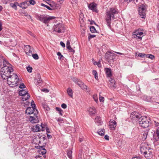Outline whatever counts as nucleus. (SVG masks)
<instances>
[{
    "label": "nucleus",
    "mask_w": 159,
    "mask_h": 159,
    "mask_svg": "<svg viewBox=\"0 0 159 159\" xmlns=\"http://www.w3.org/2000/svg\"><path fill=\"white\" fill-rule=\"evenodd\" d=\"M3 66L0 71L1 75L3 80H6L13 70L10 64L6 60H3Z\"/></svg>",
    "instance_id": "1"
},
{
    "label": "nucleus",
    "mask_w": 159,
    "mask_h": 159,
    "mask_svg": "<svg viewBox=\"0 0 159 159\" xmlns=\"http://www.w3.org/2000/svg\"><path fill=\"white\" fill-rule=\"evenodd\" d=\"M118 13V11L114 8H112L109 10H107L106 13V20L107 25L109 28H111V18L115 19L114 15Z\"/></svg>",
    "instance_id": "2"
},
{
    "label": "nucleus",
    "mask_w": 159,
    "mask_h": 159,
    "mask_svg": "<svg viewBox=\"0 0 159 159\" xmlns=\"http://www.w3.org/2000/svg\"><path fill=\"white\" fill-rule=\"evenodd\" d=\"M150 120L149 117L146 116H142L139 120V125L144 128L148 127L151 124Z\"/></svg>",
    "instance_id": "3"
},
{
    "label": "nucleus",
    "mask_w": 159,
    "mask_h": 159,
    "mask_svg": "<svg viewBox=\"0 0 159 159\" xmlns=\"http://www.w3.org/2000/svg\"><path fill=\"white\" fill-rule=\"evenodd\" d=\"M36 18L37 20L45 24H48L51 20L54 18V17L45 15H37Z\"/></svg>",
    "instance_id": "4"
},
{
    "label": "nucleus",
    "mask_w": 159,
    "mask_h": 159,
    "mask_svg": "<svg viewBox=\"0 0 159 159\" xmlns=\"http://www.w3.org/2000/svg\"><path fill=\"white\" fill-rule=\"evenodd\" d=\"M17 78L18 76L15 74H13L12 75H9V76L7 77V79L8 84L9 85L12 84L16 86L17 83L15 81V80H17Z\"/></svg>",
    "instance_id": "5"
},
{
    "label": "nucleus",
    "mask_w": 159,
    "mask_h": 159,
    "mask_svg": "<svg viewBox=\"0 0 159 159\" xmlns=\"http://www.w3.org/2000/svg\"><path fill=\"white\" fill-rule=\"evenodd\" d=\"M115 54L113 52L107 51L105 54V58L106 60L109 63H112L115 59Z\"/></svg>",
    "instance_id": "6"
},
{
    "label": "nucleus",
    "mask_w": 159,
    "mask_h": 159,
    "mask_svg": "<svg viewBox=\"0 0 159 159\" xmlns=\"http://www.w3.org/2000/svg\"><path fill=\"white\" fill-rule=\"evenodd\" d=\"M72 80L74 82L77 84L82 89L87 92L89 91L88 90V87L86 85L84 84L81 80L76 78H73Z\"/></svg>",
    "instance_id": "7"
},
{
    "label": "nucleus",
    "mask_w": 159,
    "mask_h": 159,
    "mask_svg": "<svg viewBox=\"0 0 159 159\" xmlns=\"http://www.w3.org/2000/svg\"><path fill=\"white\" fill-rule=\"evenodd\" d=\"M53 29L54 31L58 33H63L65 31L63 25L60 23L54 25L53 26Z\"/></svg>",
    "instance_id": "8"
},
{
    "label": "nucleus",
    "mask_w": 159,
    "mask_h": 159,
    "mask_svg": "<svg viewBox=\"0 0 159 159\" xmlns=\"http://www.w3.org/2000/svg\"><path fill=\"white\" fill-rule=\"evenodd\" d=\"M37 114H36L34 116V115H30L29 118V120L32 123H37L38 121V119L37 116Z\"/></svg>",
    "instance_id": "9"
},
{
    "label": "nucleus",
    "mask_w": 159,
    "mask_h": 159,
    "mask_svg": "<svg viewBox=\"0 0 159 159\" xmlns=\"http://www.w3.org/2000/svg\"><path fill=\"white\" fill-rule=\"evenodd\" d=\"M109 126L111 129L114 130L116 126V122L114 120H110L109 122Z\"/></svg>",
    "instance_id": "10"
},
{
    "label": "nucleus",
    "mask_w": 159,
    "mask_h": 159,
    "mask_svg": "<svg viewBox=\"0 0 159 159\" xmlns=\"http://www.w3.org/2000/svg\"><path fill=\"white\" fill-rule=\"evenodd\" d=\"M110 83L108 84V86L109 87L111 88H115V80L112 79V78H110L109 80Z\"/></svg>",
    "instance_id": "11"
},
{
    "label": "nucleus",
    "mask_w": 159,
    "mask_h": 159,
    "mask_svg": "<svg viewBox=\"0 0 159 159\" xmlns=\"http://www.w3.org/2000/svg\"><path fill=\"white\" fill-rule=\"evenodd\" d=\"M45 1L52 8H53V10L55 9L56 7V3L53 1L49 0H43Z\"/></svg>",
    "instance_id": "12"
},
{
    "label": "nucleus",
    "mask_w": 159,
    "mask_h": 159,
    "mask_svg": "<svg viewBox=\"0 0 159 159\" xmlns=\"http://www.w3.org/2000/svg\"><path fill=\"white\" fill-rule=\"evenodd\" d=\"M131 115L132 116L133 118H136L137 119H138L139 120L141 116H142L141 115L136 111H134L131 114Z\"/></svg>",
    "instance_id": "13"
},
{
    "label": "nucleus",
    "mask_w": 159,
    "mask_h": 159,
    "mask_svg": "<svg viewBox=\"0 0 159 159\" xmlns=\"http://www.w3.org/2000/svg\"><path fill=\"white\" fill-rule=\"evenodd\" d=\"M38 113V110H25V113L28 115H34V116Z\"/></svg>",
    "instance_id": "14"
},
{
    "label": "nucleus",
    "mask_w": 159,
    "mask_h": 159,
    "mask_svg": "<svg viewBox=\"0 0 159 159\" xmlns=\"http://www.w3.org/2000/svg\"><path fill=\"white\" fill-rule=\"evenodd\" d=\"M97 5L94 3H92L88 5V7L89 9L91 10H92L93 11H96Z\"/></svg>",
    "instance_id": "15"
},
{
    "label": "nucleus",
    "mask_w": 159,
    "mask_h": 159,
    "mask_svg": "<svg viewBox=\"0 0 159 159\" xmlns=\"http://www.w3.org/2000/svg\"><path fill=\"white\" fill-rule=\"evenodd\" d=\"M46 145V143H45V144L43 145L42 146H38L36 147L37 148L40 149V150L43 151L41 152V153H42L43 155L45 154L46 153V150L44 148Z\"/></svg>",
    "instance_id": "16"
},
{
    "label": "nucleus",
    "mask_w": 159,
    "mask_h": 159,
    "mask_svg": "<svg viewBox=\"0 0 159 159\" xmlns=\"http://www.w3.org/2000/svg\"><path fill=\"white\" fill-rule=\"evenodd\" d=\"M95 122L98 125H101V124L102 123L101 118L99 116H97L95 118Z\"/></svg>",
    "instance_id": "17"
},
{
    "label": "nucleus",
    "mask_w": 159,
    "mask_h": 159,
    "mask_svg": "<svg viewBox=\"0 0 159 159\" xmlns=\"http://www.w3.org/2000/svg\"><path fill=\"white\" fill-rule=\"evenodd\" d=\"M143 32L141 31V29H138L135 31L133 32L134 35H139V36H141L143 35Z\"/></svg>",
    "instance_id": "18"
},
{
    "label": "nucleus",
    "mask_w": 159,
    "mask_h": 159,
    "mask_svg": "<svg viewBox=\"0 0 159 159\" xmlns=\"http://www.w3.org/2000/svg\"><path fill=\"white\" fill-rule=\"evenodd\" d=\"M105 70L107 77H110L111 76L112 74L110 69L106 68H105Z\"/></svg>",
    "instance_id": "19"
},
{
    "label": "nucleus",
    "mask_w": 159,
    "mask_h": 159,
    "mask_svg": "<svg viewBox=\"0 0 159 159\" xmlns=\"http://www.w3.org/2000/svg\"><path fill=\"white\" fill-rule=\"evenodd\" d=\"M143 100L148 102H153V100L152 98L150 96H148L146 95H144L143 97Z\"/></svg>",
    "instance_id": "20"
},
{
    "label": "nucleus",
    "mask_w": 159,
    "mask_h": 159,
    "mask_svg": "<svg viewBox=\"0 0 159 159\" xmlns=\"http://www.w3.org/2000/svg\"><path fill=\"white\" fill-rule=\"evenodd\" d=\"M147 5L142 4L139 7V11H145L146 9Z\"/></svg>",
    "instance_id": "21"
},
{
    "label": "nucleus",
    "mask_w": 159,
    "mask_h": 159,
    "mask_svg": "<svg viewBox=\"0 0 159 159\" xmlns=\"http://www.w3.org/2000/svg\"><path fill=\"white\" fill-rule=\"evenodd\" d=\"M33 131L34 132H37L41 130V125L39 124L37 125L35 128H33Z\"/></svg>",
    "instance_id": "22"
},
{
    "label": "nucleus",
    "mask_w": 159,
    "mask_h": 159,
    "mask_svg": "<svg viewBox=\"0 0 159 159\" xmlns=\"http://www.w3.org/2000/svg\"><path fill=\"white\" fill-rule=\"evenodd\" d=\"M146 149V150L143 152V154H146L148 153L149 154V156H151V154L152 153V149L149 148H147L146 147L144 148Z\"/></svg>",
    "instance_id": "23"
},
{
    "label": "nucleus",
    "mask_w": 159,
    "mask_h": 159,
    "mask_svg": "<svg viewBox=\"0 0 159 159\" xmlns=\"http://www.w3.org/2000/svg\"><path fill=\"white\" fill-rule=\"evenodd\" d=\"M29 94L27 92L25 89H22L19 92V94L20 96L25 95Z\"/></svg>",
    "instance_id": "24"
},
{
    "label": "nucleus",
    "mask_w": 159,
    "mask_h": 159,
    "mask_svg": "<svg viewBox=\"0 0 159 159\" xmlns=\"http://www.w3.org/2000/svg\"><path fill=\"white\" fill-rule=\"evenodd\" d=\"M67 92L68 94L70 97H72L73 96V92L72 90L69 88L67 89Z\"/></svg>",
    "instance_id": "25"
},
{
    "label": "nucleus",
    "mask_w": 159,
    "mask_h": 159,
    "mask_svg": "<svg viewBox=\"0 0 159 159\" xmlns=\"http://www.w3.org/2000/svg\"><path fill=\"white\" fill-rule=\"evenodd\" d=\"M156 136L157 139H159V128H157L156 132L154 133L153 135V138H154Z\"/></svg>",
    "instance_id": "26"
},
{
    "label": "nucleus",
    "mask_w": 159,
    "mask_h": 159,
    "mask_svg": "<svg viewBox=\"0 0 159 159\" xmlns=\"http://www.w3.org/2000/svg\"><path fill=\"white\" fill-rule=\"evenodd\" d=\"M105 129H99L98 131V133L101 136H104L105 134Z\"/></svg>",
    "instance_id": "27"
},
{
    "label": "nucleus",
    "mask_w": 159,
    "mask_h": 159,
    "mask_svg": "<svg viewBox=\"0 0 159 159\" xmlns=\"http://www.w3.org/2000/svg\"><path fill=\"white\" fill-rule=\"evenodd\" d=\"M22 99L23 101H26L30 97V95L29 94L22 96Z\"/></svg>",
    "instance_id": "28"
},
{
    "label": "nucleus",
    "mask_w": 159,
    "mask_h": 159,
    "mask_svg": "<svg viewBox=\"0 0 159 159\" xmlns=\"http://www.w3.org/2000/svg\"><path fill=\"white\" fill-rule=\"evenodd\" d=\"M139 15L141 16V18H144L145 17V11H139Z\"/></svg>",
    "instance_id": "29"
},
{
    "label": "nucleus",
    "mask_w": 159,
    "mask_h": 159,
    "mask_svg": "<svg viewBox=\"0 0 159 159\" xmlns=\"http://www.w3.org/2000/svg\"><path fill=\"white\" fill-rule=\"evenodd\" d=\"M93 74L94 76V77L96 80H98V73L96 70H93Z\"/></svg>",
    "instance_id": "30"
},
{
    "label": "nucleus",
    "mask_w": 159,
    "mask_h": 159,
    "mask_svg": "<svg viewBox=\"0 0 159 159\" xmlns=\"http://www.w3.org/2000/svg\"><path fill=\"white\" fill-rule=\"evenodd\" d=\"M90 31L92 33H95L97 32L95 28L93 26H91L90 27Z\"/></svg>",
    "instance_id": "31"
},
{
    "label": "nucleus",
    "mask_w": 159,
    "mask_h": 159,
    "mask_svg": "<svg viewBox=\"0 0 159 159\" xmlns=\"http://www.w3.org/2000/svg\"><path fill=\"white\" fill-rule=\"evenodd\" d=\"M19 5V7L22 9H25L27 7H26L25 4V2H24L20 3Z\"/></svg>",
    "instance_id": "32"
},
{
    "label": "nucleus",
    "mask_w": 159,
    "mask_h": 159,
    "mask_svg": "<svg viewBox=\"0 0 159 159\" xmlns=\"http://www.w3.org/2000/svg\"><path fill=\"white\" fill-rule=\"evenodd\" d=\"M26 47L27 48L29 49L28 52H27V54L28 53H31L32 52V50H33V48H32L29 45H26Z\"/></svg>",
    "instance_id": "33"
},
{
    "label": "nucleus",
    "mask_w": 159,
    "mask_h": 159,
    "mask_svg": "<svg viewBox=\"0 0 159 159\" xmlns=\"http://www.w3.org/2000/svg\"><path fill=\"white\" fill-rule=\"evenodd\" d=\"M72 151L71 150H69L68 151L67 155L69 158L70 159H72Z\"/></svg>",
    "instance_id": "34"
},
{
    "label": "nucleus",
    "mask_w": 159,
    "mask_h": 159,
    "mask_svg": "<svg viewBox=\"0 0 159 159\" xmlns=\"http://www.w3.org/2000/svg\"><path fill=\"white\" fill-rule=\"evenodd\" d=\"M41 6L43 7H46L47 9H48V10H53V8H52L51 7H49V6L46 5L43 3H41Z\"/></svg>",
    "instance_id": "35"
},
{
    "label": "nucleus",
    "mask_w": 159,
    "mask_h": 159,
    "mask_svg": "<svg viewBox=\"0 0 159 159\" xmlns=\"http://www.w3.org/2000/svg\"><path fill=\"white\" fill-rule=\"evenodd\" d=\"M67 49H68V50L70 52H72L73 53H74L75 52V51L74 49H73L70 46L66 48Z\"/></svg>",
    "instance_id": "36"
},
{
    "label": "nucleus",
    "mask_w": 159,
    "mask_h": 159,
    "mask_svg": "<svg viewBox=\"0 0 159 159\" xmlns=\"http://www.w3.org/2000/svg\"><path fill=\"white\" fill-rule=\"evenodd\" d=\"M88 111L90 115L91 116L95 114L96 112L95 110H89Z\"/></svg>",
    "instance_id": "37"
},
{
    "label": "nucleus",
    "mask_w": 159,
    "mask_h": 159,
    "mask_svg": "<svg viewBox=\"0 0 159 159\" xmlns=\"http://www.w3.org/2000/svg\"><path fill=\"white\" fill-rule=\"evenodd\" d=\"M42 82V81L41 80V78H39V79H38V80H35L34 82L36 84H40Z\"/></svg>",
    "instance_id": "38"
},
{
    "label": "nucleus",
    "mask_w": 159,
    "mask_h": 159,
    "mask_svg": "<svg viewBox=\"0 0 159 159\" xmlns=\"http://www.w3.org/2000/svg\"><path fill=\"white\" fill-rule=\"evenodd\" d=\"M42 105L43 108L44 109H47L49 108L48 106L45 103H42Z\"/></svg>",
    "instance_id": "39"
},
{
    "label": "nucleus",
    "mask_w": 159,
    "mask_h": 159,
    "mask_svg": "<svg viewBox=\"0 0 159 159\" xmlns=\"http://www.w3.org/2000/svg\"><path fill=\"white\" fill-rule=\"evenodd\" d=\"M146 57L147 58H149L152 60L154 59V56H153L152 54L146 55Z\"/></svg>",
    "instance_id": "40"
},
{
    "label": "nucleus",
    "mask_w": 159,
    "mask_h": 159,
    "mask_svg": "<svg viewBox=\"0 0 159 159\" xmlns=\"http://www.w3.org/2000/svg\"><path fill=\"white\" fill-rule=\"evenodd\" d=\"M93 98L96 103H98V98L96 94H94L93 95Z\"/></svg>",
    "instance_id": "41"
},
{
    "label": "nucleus",
    "mask_w": 159,
    "mask_h": 159,
    "mask_svg": "<svg viewBox=\"0 0 159 159\" xmlns=\"http://www.w3.org/2000/svg\"><path fill=\"white\" fill-rule=\"evenodd\" d=\"M33 58L35 60H37L39 59V56L37 54H34L32 55Z\"/></svg>",
    "instance_id": "42"
},
{
    "label": "nucleus",
    "mask_w": 159,
    "mask_h": 159,
    "mask_svg": "<svg viewBox=\"0 0 159 159\" xmlns=\"http://www.w3.org/2000/svg\"><path fill=\"white\" fill-rule=\"evenodd\" d=\"M31 106H32V107L33 108V109H36L35 104L34 103V102L33 100H32L31 101Z\"/></svg>",
    "instance_id": "43"
},
{
    "label": "nucleus",
    "mask_w": 159,
    "mask_h": 159,
    "mask_svg": "<svg viewBox=\"0 0 159 159\" xmlns=\"http://www.w3.org/2000/svg\"><path fill=\"white\" fill-rule=\"evenodd\" d=\"M138 56L141 57L143 58L145 57H146V55L145 54H143L141 53H139Z\"/></svg>",
    "instance_id": "44"
},
{
    "label": "nucleus",
    "mask_w": 159,
    "mask_h": 159,
    "mask_svg": "<svg viewBox=\"0 0 159 159\" xmlns=\"http://www.w3.org/2000/svg\"><path fill=\"white\" fill-rule=\"evenodd\" d=\"M57 55L59 56L58 58L59 59H61L62 57H63V56L61 54V53L60 52H58L57 53Z\"/></svg>",
    "instance_id": "45"
},
{
    "label": "nucleus",
    "mask_w": 159,
    "mask_h": 159,
    "mask_svg": "<svg viewBox=\"0 0 159 159\" xmlns=\"http://www.w3.org/2000/svg\"><path fill=\"white\" fill-rule=\"evenodd\" d=\"M10 6L13 9L15 10H16V5L14 4V3H11L10 4Z\"/></svg>",
    "instance_id": "46"
},
{
    "label": "nucleus",
    "mask_w": 159,
    "mask_h": 159,
    "mask_svg": "<svg viewBox=\"0 0 159 159\" xmlns=\"http://www.w3.org/2000/svg\"><path fill=\"white\" fill-rule=\"evenodd\" d=\"M27 71L30 73L32 72V68L30 66H28L26 68Z\"/></svg>",
    "instance_id": "47"
},
{
    "label": "nucleus",
    "mask_w": 159,
    "mask_h": 159,
    "mask_svg": "<svg viewBox=\"0 0 159 159\" xmlns=\"http://www.w3.org/2000/svg\"><path fill=\"white\" fill-rule=\"evenodd\" d=\"M41 78L40 74L39 73H38L36 75L35 80H38V79H39V78Z\"/></svg>",
    "instance_id": "48"
},
{
    "label": "nucleus",
    "mask_w": 159,
    "mask_h": 159,
    "mask_svg": "<svg viewBox=\"0 0 159 159\" xmlns=\"http://www.w3.org/2000/svg\"><path fill=\"white\" fill-rule=\"evenodd\" d=\"M29 1V5L31 4L32 5H34L35 3V1L34 0H30Z\"/></svg>",
    "instance_id": "49"
},
{
    "label": "nucleus",
    "mask_w": 159,
    "mask_h": 159,
    "mask_svg": "<svg viewBox=\"0 0 159 159\" xmlns=\"http://www.w3.org/2000/svg\"><path fill=\"white\" fill-rule=\"evenodd\" d=\"M96 36V35H91L90 34H89V36L88 37V39L89 40H90V39L94 38Z\"/></svg>",
    "instance_id": "50"
},
{
    "label": "nucleus",
    "mask_w": 159,
    "mask_h": 159,
    "mask_svg": "<svg viewBox=\"0 0 159 159\" xmlns=\"http://www.w3.org/2000/svg\"><path fill=\"white\" fill-rule=\"evenodd\" d=\"M134 38H137L139 39H141L142 38V36L141 37V36H139V35H134Z\"/></svg>",
    "instance_id": "51"
},
{
    "label": "nucleus",
    "mask_w": 159,
    "mask_h": 159,
    "mask_svg": "<svg viewBox=\"0 0 159 159\" xmlns=\"http://www.w3.org/2000/svg\"><path fill=\"white\" fill-rule=\"evenodd\" d=\"M57 120L60 123H61L62 121H63V119L60 117L57 119Z\"/></svg>",
    "instance_id": "52"
},
{
    "label": "nucleus",
    "mask_w": 159,
    "mask_h": 159,
    "mask_svg": "<svg viewBox=\"0 0 159 159\" xmlns=\"http://www.w3.org/2000/svg\"><path fill=\"white\" fill-rule=\"evenodd\" d=\"M2 58V59H0V68L2 66V63L3 64V60H5L4 58L3 57V58Z\"/></svg>",
    "instance_id": "53"
},
{
    "label": "nucleus",
    "mask_w": 159,
    "mask_h": 159,
    "mask_svg": "<svg viewBox=\"0 0 159 159\" xmlns=\"http://www.w3.org/2000/svg\"><path fill=\"white\" fill-rule=\"evenodd\" d=\"M99 99L101 102H103L104 100V98L103 97L100 96Z\"/></svg>",
    "instance_id": "54"
},
{
    "label": "nucleus",
    "mask_w": 159,
    "mask_h": 159,
    "mask_svg": "<svg viewBox=\"0 0 159 159\" xmlns=\"http://www.w3.org/2000/svg\"><path fill=\"white\" fill-rule=\"evenodd\" d=\"M19 88L20 89H23L25 88V86L23 83L20 84Z\"/></svg>",
    "instance_id": "55"
},
{
    "label": "nucleus",
    "mask_w": 159,
    "mask_h": 159,
    "mask_svg": "<svg viewBox=\"0 0 159 159\" xmlns=\"http://www.w3.org/2000/svg\"><path fill=\"white\" fill-rule=\"evenodd\" d=\"M57 112L61 116H62V113L63 112V110H57Z\"/></svg>",
    "instance_id": "56"
},
{
    "label": "nucleus",
    "mask_w": 159,
    "mask_h": 159,
    "mask_svg": "<svg viewBox=\"0 0 159 159\" xmlns=\"http://www.w3.org/2000/svg\"><path fill=\"white\" fill-rule=\"evenodd\" d=\"M61 107L63 109H66V108L67 106L66 104L65 103H62L61 105Z\"/></svg>",
    "instance_id": "57"
},
{
    "label": "nucleus",
    "mask_w": 159,
    "mask_h": 159,
    "mask_svg": "<svg viewBox=\"0 0 159 159\" xmlns=\"http://www.w3.org/2000/svg\"><path fill=\"white\" fill-rule=\"evenodd\" d=\"M25 2V4L26 7L30 5L29 1H26L24 2Z\"/></svg>",
    "instance_id": "58"
},
{
    "label": "nucleus",
    "mask_w": 159,
    "mask_h": 159,
    "mask_svg": "<svg viewBox=\"0 0 159 159\" xmlns=\"http://www.w3.org/2000/svg\"><path fill=\"white\" fill-rule=\"evenodd\" d=\"M154 125L156 127H157L159 125V123L158 122L154 120Z\"/></svg>",
    "instance_id": "59"
},
{
    "label": "nucleus",
    "mask_w": 159,
    "mask_h": 159,
    "mask_svg": "<svg viewBox=\"0 0 159 159\" xmlns=\"http://www.w3.org/2000/svg\"><path fill=\"white\" fill-rule=\"evenodd\" d=\"M60 45L62 47H65V45L64 43L62 42L61 41L60 42Z\"/></svg>",
    "instance_id": "60"
},
{
    "label": "nucleus",
    "mask_w": 159,
    "mask_h": 159,
    "mask_svg": "<svg viewBox=\"0 0 159 159\" xmlns=\"http://www.w3.org/2000/svg\"><path fill=\"white\" fill-rule=\"evenodd\" d=\"M70 46V41H69L68 40L66 42V48L68 47H69V46Z\"/></svg>",
    "instance_id": "61"
},
{
    "label": "nucleus",
    "mask_w": 159,
    "mask_h": 159,
    "mask_svg": "<svg viewBox=\"0 0 159 159\" xmlns=\"http://www.w3.org/2000/svg\"><path fill=\"white\" fill-rule=\"evenodd\" d=\"M105 139L107 140H108L109 139V137L107 135H106L104 137Z\"/></svg>",
    "instance_id": "62"
},
{
    "label": "nucleus",
    "mask_w": 159,
    "mask_h": 159,
    "mask_svg": "<svg viewBox=\"0 0 159 159\" xmlns=\"http://www.w3.org/2000/svg\"><path fill=\"white\" fill-rule=\"evenodd\" d=\"M42 91L43 92H45L46 93H47L49 92V91L48 90V89H43L42 90Z\"/></svg>",
    "instance_id": "63"
},
{
    "label": "nucleus",
    "mask_w": 159,
    "mask_h": 159,
    "mask_svg": "<svg viewBox=\"0 0 159 159\" xmlns=\"http://www.w3.org/2000/svg\"><path fill=\"white\" fill-rule=\"evenodd\" d=\"M144 155L145 157H146L148 158L151 157V156H149V154H148V153H147L146 154H144Z\"/></svg>",
    "instance_id": "64"
}]
</instances>
